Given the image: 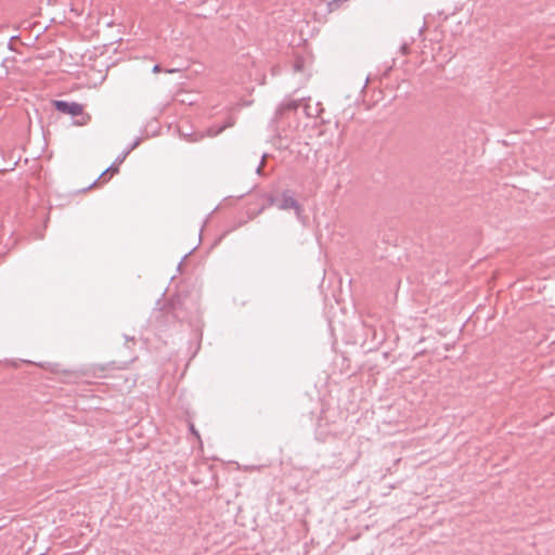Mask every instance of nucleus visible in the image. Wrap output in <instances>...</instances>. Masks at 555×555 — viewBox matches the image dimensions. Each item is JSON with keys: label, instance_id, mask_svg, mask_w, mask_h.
Wrapping results in <instances>:
<instances>
[{"label": "nucleus", "instance_id": "1", "mask_svg": "<svg viewBox=\"0 0 555 555\" xmlns=\"http://www.w3.org/2000/svg\"><path fill=\"white\" fill-rule=\"evenodd\" d=\"M53 106L60 113L77 117L75 120V125L77 126H85L91 119L89 114L83 113V105L80 103L55 100Z\"/></svg>", "mask_w": 555, "mask_h": 555}, {"label": "nucleus", "instance_id": "2", "mask_svg": "<svg viewBox=\"0 0 555 555\" xmlns=\"http://www.w3.org/2000/svg\"><path fill=\"white\" fill-rule=\"evenodd\" d=\"M272 204H275L281 210L294 209L296 216L299 218L302 214L301 205L296 201L289 190H285L282 192L281 197L279 199H271Z\"/></svg>", "mask_w": 555, "mask_h": 555}, {"label": "nucleus", "instance_id": "3", "mask_svg": "<svg viewBox=\"0 0 555 555\" xmlns=\"http://www.w3.org/2000/svg\"><path fill=\"white\" fill-rule=\"evenodd\" d=\"M128 155H129V151H124L119 156H117L115 162L108 168H106L100 175V177L96 180H94L87 189L93 188L99 181L105 183V182H107L111 179V177L114 173H118L119 172V165L124 163V160L127 158Z\"/></svg>", "mask_w": 555, "mask_h": 555}, {"label": "nucleus", "instance_id": "4", "mask_svg": "<svg viewBox=\"0 0 555 555\" xmlns=\"http://www.w3.org/2000/svg\"><path fill=\"white\" fill-rule=\"evenodd\" d=\"M235 124V117L233 116H228L225 121L222 124V125H212L210 126L208 129H207V135L208 137H217L218 134H220L222 131H224L227 128H230V127H233Z\"/></svg>", "mask_w": 555, "mask_h": 555}, {"label": "nucleus", "instance_id": "5", "mask_svg": "<svg viewBox=\"0 0 555 555\" xmlns=\"http://www.w3.org/2000/svg\"><path fill=\"white\" fill-rule=\"evenodd\" d=\"M300 105V100H284L280 105V112L296 111Z\"/></svg>", "mask_w": 555, "mask_h": 555}, {"label": "nucleus", "instance_id": "6", "mask_svg": "<svg viewBox=\"0 0 555 555\" xmlns=\"http://www.w3.org/2000/svg\"><path fill=\"white\" fill-rule=\"evenodd\" d=\"M348 0H331L327 3V8L330 12L336 11L341 8V5L347 2Z\"/></svg>", "mask_w": 555, "mask_h": 555}, {"label": "nucleus", "instance_id": "7", "mask_svg": "<svg viewBox=\"0 0 555 555\" xmlns=\"http://www.w3.org/2000/svg\"><path fill=\"white\" fill-rule=\"evenodd\" d=\"M400 52L403 54V55H408L410 53V44L408 42H403L401 46H400Z\"/></svg>", "mask_w": 555, "mask_h": 555}, {"label": "nucleus", "instance_id": "8", "mask_svg": "<svg viewBox=\"0 0 555 555\" xmlns=\"http://www.w3.org/2000/svg\"><path fill=\"white\" fill-rule=\"evenodd\" d=\"M190 431L192 435L196 437V439L201 442V436L198 430L195 428L194 424L190 423Z\"/></svg>", "mask_w": 555, "mask_h": 555}, {"label": "nucleus", "instance_id": "9", "mask_svg": "<svg viewBox=\"0 0 555 555\" xmlns=\"http://www.w3.org/2000/svg\"><path fill=\"white\" fill-rule=\"evenodd\" d=\"M189 137H190V139H189V141H190V142H196V141H198L199 139H202L204 135H203V134H196V133H194V134H189Z\"/></svg>", "mask_w": 555, "mask_h": 555}, {"label": "nucleus", "instance_id": "10", "mask_svg": "<svg viewBox=\"0 0 555 555\" xmlns=\"http://www.w3.org/2000/svg\"><path fill=\"white\" fill-rule=\"evenodd\" d=\"M140 142H141V139L138 138L134 142H132V144L126 151H129V153H130L132 150H134L135 147L139 146Z\"/></svg>", "mask_w": 555, "mask_h": 555}, {"label": "nucleus", "instance_id": "11", "mask_svg": "<svg viewBox=\"0 0 555 555\" xmlns=\"http://www.w3.org/2000/svg\"><path fill=\"white\" fill-rule=\"evenodd\" d=\"M264 158H266V155L262 156L261 163H260V165L256 169L258 175H261V170H262V167H263V164H264Z\"/></svg>", "mask_w": 555, "mask_h": 555}, {"label": "nucleus", "instance_id": "12", "mask_svg": "<svg viewBox=\"0 0 555 555\" xmlns=\"http://www.w3.org/2000/svg\"><path fill=\"white\" fill-rule=\"evenodd\" d=\"M152 70H153V73H159V72L162 70L160 65H159V64H155V65L153 66V69H152Z\"/></svg>", "mask_w": 555, "mask_h": 555}, {"label": "nucleus", "instance_id": "13", "mask_svg": "<svg viewBox=\"0 0 555 555\" xmlns=\"http://www.w3.org/2000/svg\"><path fill=\"white\" fill-rule=\"evenodd\" d=\"M15 38H16V36H14V35H13V36H10V37L8 38V39H9V49H12V47H11V41H12L13 39H15Z\"/></svg>", "mask_w": 555, "mask_h": 555}, {"label": "nucleus", "instance_id": "14", "mask_svg": "<svg viewBox=\"0 0 555 555\" xmlns=\"http://www.w3.org/2000/svg\"><path fill=\"white\" fill-rule=\"evenodd\" d=\"M8 28V25H0V30H4Z\"/></svg>", "mask_w": 555, "mask_h": 555}, {"label": "nucleus", "instance_id": "15", "mask_svg": "<svg viewBox=\"0 0 555 555\" xmlns=\"http://www.w3.org/2000/svg\"><path fill=\"white\" fill-rule=\"evenodd\" d=\"M176 69H168L167 73H175Z\"/></svg>", "mask_w": 555, "mask_h": 555}]
</instances>
